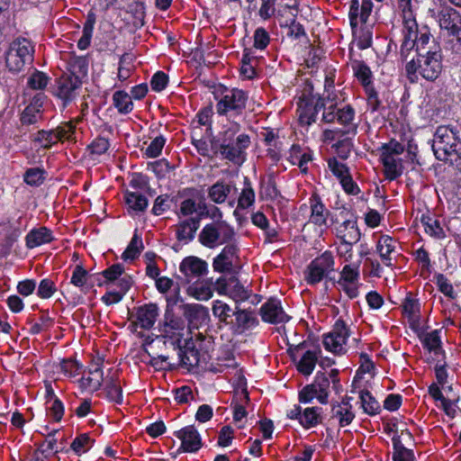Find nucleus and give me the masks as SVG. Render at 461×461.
Segmentation results:
<instances>
[{
	"mask_svg": "<svg viewBox=\"0 0 461 461\" xmlns=\"http://www.w3.org/2000/svg\"><path fill=\"white\" fill-rule=\"evenodd\" d=\"M239 128V124H236L226 130L221 140H212L211 147L215 156L241 166L247 159V149L251 144V139L246 133H240L235 137Z\"/></svg>",
	"mask_w": 461,
	"mask_h": 461,
	"instance_id": "f257e3e1",
	"label": "nucleus"
},
{
	"mask_svg": "<svg viewBox=\"0 0 461 461\" xmlns=\"http://www.w3.org/2000/svg\"><path fill=\"white\" fill-rule=\"evenodd\" d=\"M441 71V48L435 45L434 51H430L429 54L417 53V57L405 65V75L411 84L418 83L420 77L428 81H435Z\"/></svg>",
	"mask_w": 461,
	"mask_h": 461,
	"instance_id": "f03ea898",
	"label": "nucleus"
},
{
	"mask_svg": "<svg viewBox=\"0 0 461 461\" xmlns=\"http://www.w3.org/2000/svg\"><path fill=\"white\" fill-rule=\"evenodd\" d=\"M178 299L179 290H177L175 296L167 299V304L163 321L159 323L158 331L160 333L159 337L167 339L173 346L174 349H178L182 362L187 364L188 357L182 356L183 350L181 346L185 335V322L182 317L176 315L172 309V306L177 303Z\"/></svg>",
	"mask_w": 461,
	"mask_h": 461,
	"instance_id": "7ed1b4c3",
	"label": "nucleus"
},
{
	"mask_svg": "<svg viewBox=\"0 0 461 461\" xmlns=\"http://www.w3.org/2000/svg\"><path fill=\"white\" fill-rule=\"evenodd\" d=\"M457 131L449 126H438L434 133L432 149L438 160L451 162L458 158L461 151V141Z\"/></svg>",
	"mask_w": 461,
	"mask_h": 461,
	"instance_id": "20e7f679",
	"label": "nucleus"
},
{
	"mask_svg": "<svg viewBox=\"0 0 461 461\" xmlns=\"http://www.w3.org/2000/svg\"><path fill=\"white\" fill-rule=\"evenodd\" d=\"M34 46L26 38L18 37L9 45L5 53V65L8 70L17 74L23 70L26 65L33 62Z\"/></svg>",
	"mask_w": 461,
	"mask_h": 461,
	"instance_id": "39448f33",
	"label": "nucleus"
},
{
	"mask_svg": "<svg viewBox=\"0 0 461 461\" xmlns=\"http://www.w3.org/2000/svg\"><path fill=\"white\" fill-rule=\"evenodd\" d=\"M199 241L209 249L236 241V232L232 226L225 221H215L206 224L199 233Z\"/></svg>",
	"mask_w": 461,
	"mask_h": 461,
	"instance_id": "423d86ee",
	"label": "nucleus"
},
{
	"mask_svg": "<svg viewBox=\"0 0 461 461\" xmlns=\"http://www.w3.org/2000/svg\"><path fill=\"white\" fill-rule=\"evenodd\" d=\"M330 95L321 97L318 95L303 92L298 100V121L302 126H310L316 122L318 113L330 104Z\"/></svg>",
	"mask_w": 461,
	"mask_h": 461,
	"instance_id": "0eeeda50",
	"label": "nucleus"
},
{
	"mask_svg": "<svg viewBox=\"0 0 461 461\" xmlns=\"http://www.w3.org/2000/svg\"><path fill=\"white\" fill-rule=\"evenodd\" d=\"M355 110L349 104L339 107L334 97H330V104L322 112L321 121L325 123L339 122L343 126L342 134H356L357 125L354 122Z\"/></svg>",
	"mask_w": 461,
	"mask_h": 461,
	"instance_id": "6e6552de",
	"label": "nucleus"
},
{
	"mask_svg": "<svg viewBox=\"0 0 461 461\" xmlns=\"http://www.w3.org/2000/svg\"><path fill=\"white\" fill-rule=\"evenodd\" d=\"M248 98V94L241 89H226L216 104L217 113L229 118L241 115L246 108Z\"/></svg>",
	"mask_w": 461,
	"mask_h": 461,
	"instance_id": "1a4fd4ad",
	"label": "nucleus"
},
{
	"mask_svg": "<svg viewBox=\"0 0 461 461\" xmlns=\"http://www.w3.org/2000/svg\"><path fill=\"white\" fill-rule=\"evenodd\" d=\"M334 257L330 251H325L314 258L304 271V280L308 285H314L321 282L334 271Z\"/></svg>",
	"mask_w": 461,
	"mask_h": 461,
	"instance_id": "9d476101",
	"label": "nucleus"
},
{
	"mask_svg": "<svg viewBox=\"0 0 461 461\" xmlns=\"http://www.w3.org/2000/svg\"><path fill=\"white\" fill-rule=\"evenodd\" d=\"M432 17L438 19L439 27L447 32V33L455 37L457 41L461 38V15L454 8L450 6H444L436 14V13L429 9Z\"/></svg>",
	"mask_w": 461,
	"mask_h": 461,
	"instance_id": "9b49d317",
	"label": "nucleus"
},
{
	"mask_svg": "<svg viewBox=\"0 0 461 461\" xmlns=\"http://www.w3.org/2000/svg\"><path fill=\"white\" fill-rule=\"evenodd\" d=\"M179 272L182 276H178L184 283L190 284L195 280L201 279L208 272V264L205 260L189 256L185 258L179 265Z\"/></svg>",
	"mask_w": 461,
	"mask_h": 461,
	"instance_id": "f8f14e48",
	"label": "nucleus"
},
{
	"mask_svg": "<svg viewBox=\"0 0 461 461\" xmlns=\"http://www.w3.org/2000/svg\"><path fill=\"white\" fill-rule=\"evenodd\" d=\"M215 289L219 294L230 297L236 303L249 298V291L236 277H220L215 282Z\"/></svg>",
	"mask_w": 461,
	"mask_h": 461,
	"instance_id": "ddd939ff",
	"label": "nucleus"
},
{
	"mask_svg": "<svg viewBox=\"0 0 461 461\" xmlns=\"http://www.w3.org/2000/svg\"><path fill=\"white\" fill-rule=\"evenodd\" d=\"M339 215H345L344 221L336 227L337 237L346 244H356L361 238L355 214L349 210H342Z\"/></svg>",
	"mask_w": 461,
	"mask_h": 461,
	"instance_id": "4468645a",
	"label": "nucleus"
},
{
	"mask_svg": "<svg viewBox=\"0 0 461 461\" xmlns=\"http://www.w3.org/2000/svg\"><path fill=\"white\" fill-rule=\"evenodd\" d=\"M348 336L349 331L345 321L339 319L332 330L323 336V346L330 352L342 353Z\"/></svg>",
	"mask_w": 461,
	"mask_h": 461,
	"instance_id": "2eb2a0df",
	"label": "nucleus"
},
{
	"mask_svg": "<svg viewBox=\"0 0 461 461\" xmlns=\"http://www.w3.org/2000/svg\"><path fill=\"white\" fill-rule=\"evenodd\" d=\"M82 81L68 74H63L56 81L54 94L61 99L64 104L71 102L77 95V91L80 88Z\"/></svg>",
	"mask_w": 461,
	"mask_h": 461,
	"instance_id": "dca6fc26",
	"label": "nucleus"
},
{
	"mask_svg": "<svg viewBox=\"0 0 461 461\" xmlns=\"http://www.w3.org/2000/svg\"><path fill=\"white\" fill-rule=\"evenodd\" d=\"M259 314L263 321L271 324L285 323L290 320V317L285 312L280 300L273 297L261 305Z\"/></svg>",
	"mask_w": 461,
	"mask_h": 461,
	"instance_id": "f3484780",
	"label": "nucleus"
},
{
	"mask_svg": "<svg viewBox=\"0 0 461 461\" xmlns=\"http://www.w3.org/2000/svg\"><path fill=\"white\" fill-rule=\"evenodd\" d=\"M238 246L235 242L226 245L221 253L213 258L212 267L217 273H230L233 269L235 259L238 258Z\"/></svg>",
	"mask_w": 461,
	"mask_h": 461,
	"instance_id": "a211bd4d",
	"label": "nucleus"
},
{
	"mask_svg": "<svg viewBox=\"0 0 461 461\" xmlns=\"http://www.w3.org/2000/svg\"><path fill=\"white\" fill-rule=\"evenodd\" d=\"M259 323L254 311L240 309L238 305L234 308V316L230 322L231 329L237 333L255 328Z\"/></svg>",
	"mask_w": 461,
	"mask_h": 461,
	"instance_id": "6ab92c4d",
	"label": "nucleus"
},
{
	"mask_svg": "<svg viewBox=\"0 0 461 461\" xmlns=\"http://www.w3.org/2000/svg\"><path fill=\"white\" fill-rule=\"evenodd\" d=\"M176 437L181 440L178 452L194 453L202 447V439L197 429L194 426H186L176 432Z\"/></svg>",
	"mask_w": 461,
	"mask_h": 461,
	"instance_id": "aec40b11",
	"label": "nucleus"
},
{
	"mask_svg": "<svg viewBox=\"0 0 461 461\" xmlns=\"http://www.w3.org/2000/svg\"><path fill=\"white\" fill-rule=\"evenodd\" d=\"M349 64L353 70L354 76L361 83L364 88L373 86V74L370 68L363 60L357 59L356 58V53L352 48L349 49Z\"/></svg>",
	"mask_w": 461,
	"mask_h": 461,
	"instance_id": "412c9836",
	"label": "nucleus"
},
{
	"mask_svg": "<svg viewBox=\"0 0 461 461\" xmlns=\"http://www.w3.org/2000/svg\"><path fill=\"white\" fill-rule=\"evenodd\" d=\"M158 316V307L156 303H148L137 309L134 324L143 330H149L155 324Z\"/></svg>",
	"mask_w": 461,
	"mask_h": 461,
	"instance_id": "4be33fe9",
	"label": "nucleus"
},
{
	"mask_svg": "<svg viewBox=\"0 0 461 461\" xmlns=\"http://www.w3.org/2000/svg\"><path fill=\"white\" fill-rule=\"evenodd\" d=\"M311 215L309 222L317 226H325L327 224L330 211L325 207L320 195L316 193L312 194L309 199Z\"/></svg>",
	"mask_w": 461,
	"mask_h": 461,
	"instance_id": "5701e85b",
	"label": "nucleus"
},
{
	"mask_svg": "<svg viewBox=\"0 0 461 461\" xmlns=\"http://www.w3.org/2000/svg\"><path fill=\"white\" fill-rule=\"evenodd\" d=\"M186 293L198 301H207L212 297L213 284L210 279H198L190 283Z\"/></svg>",
	"mask_w": 461,
	"mask_h": 461,
	"instance_id": "b1692460",
	"label": "nucleus"
},
{
	"mask_svg": "<svg viewBox=\"0 0 461 461\" xmlns=\"http://www.w3.org/2000/svg\"><path fill=\"white\" fill-rule=\"evenodd\" d=\"M200 226V217H191L178 222L176 228V236L179 241L188 243L193 240L194 234Z\"/></svg>",
	"mask_w": 461,
	"mask_h": 461,
	"instance_id": "393cba45",
	"label": "nucleus"
},
{
	"mask_svg": "<svg viewBox=\"0 0 461 461\" xmlns=\"http://www.w3.org/2000/svg\"><path fill=\"white\" fill-rule=\"evenodd\" d=\"M351 398H345L339 403L332 405L331 409V419H336L339 421L340 427H346L349 425L355 418V414L352 411V406L350 404Z\"/></svg>",
	"mask_w": 461,
	"mask_h": 461,
	"instance_id": "a878e982",
	"label": "nucleus"
},
{
	"mask_svg": "<svg viewBox=\"0 0 461 461\" xmlns=\"http://www.w3.org/2000/svg\"><path fill=\"white\" fill-rule=\"evenodd\" d=\"M54 240L52 231L46 227L31 230L25 237V244L29 249L50 243Z\"/></svg>",
	"mask_w": 461,
	"mask_h": 461,
	"instance_id": "bb28decb",
	"label": "nucleus"
},
{
	"mask_svg": "<svg viewBox=\"0 0 461 461\" xmlns=\"http://www.w3.org/2000/svg\"><path fill=\"white\" fill-rule=\"evenodd\" d=\"M416 52L429 54L430 51H434V45L440 47L436 41L428 26H422L420 29L417 38H415Z\"/></svg>",
	"mask_w": 461,
	"mask_h": 461,
	"instance_id": "cd10ccee",
	"label": "nucleus"
},
{
	"mask_svg": "<svg viewBox=\"0 0 461 461\" xmlns=\"http://www.w3.org/2000/svg\"><path fill=\"white\" fill-rule=\"evenodd\" d=\"M183 315L192 326H197L208 316L206 307L197 303H186L182 306Z\"/></svg>",
	"mask_w": 461,
	"mask_h": 461,
	"instance_id": "c85d7f7f",
	"label": "nucleus"
},
{
	"mask_svg": "<svg viewBox=\"0 0 461 461\" xmlns=\"http://www.w3.org/2000/svg\"><path fill=\"white\" fill-rule=\"evenodd\" d=\"M383 166L384 173L386 179L393 181L403 173L402 159L399 158L385 157L380 158Z\"/></svg>",
	"mask_w": 461,
	"mask_h": 461,
	"instance_id": "c756f323",
	"label": "nucleus"
},
{
	"mask_svg": "<svg viewBox=\"0 0 461 461\" xmlns=\"http://www.w3.org/2000/svg\"><path fill=\"white\" fill-rule=\"evenodd\" d=\"M68 75L77 77L81 81L83 77H86L88 72V59L86 57L71 55L68 61Z\"/></svg>",
	"mask_w": 461,
	"mask_h": 461,
	"instance_id": "7c9ffc66",
	"label": "nucleus"
},
{
	"mask_svg": "<svg viewBox=\"0 0 461 461\" xmlns=\"http://www.w3.org/2000/svg\"><path fill=\"white\" fill-rule=\"evenodd\" d=\"M41 118V104L37 99L25 107L21 114V122L23 125H32L37 123Z\"/></svg>",
	"mask_w": 461,
	"mask_h": 461,
	"instance_id": "2f4dec72",
	"label": "nucleus"
},
{
	"mask_svg": "<svg viewBox=\"0 0 461 461\" xmlns=\"http://www.w3.org/2000/svg\"><path fill=\"white\" fill-rule=\"evenodd\" d=\"M395 249V241L390 237L384 235L380 237L377 241L376 250L383 261V263L390 267L392 266V258L390 257L391 253Z\"/></svg>",
	"mask_w": 461,
	"mask_h": 461,
	"instance_id": "473e14b6",
	"label": "nucleus"
},
{
	"mask_svg": "<svg viewBox=\"0 0 461 461\" xmlns=\"http://www.w3.org/2000/svg\"><path fill=\"white\" fill-rule=\"evenodd\" d=\"M312 384L318 392V401L320 403L326 404L330 393V377L325 373L318 372Z\"/></svg>",
	"mask_w": 461,
	"mask_h": 461,
	"instance_id": "72a5a7b5",
	"label": "nucleus"
},
{
	"mask_svg": "<svg viewBox=\"0 0 461 461\" xmlns=\"http://www.w3.org/2000/svg\"><path fill=\"white\" fill-rule=\"evenodd\" d=\"M124 198L129 209L135 212H144L149 204L147 197L137 191L127 190Z\"/></svg>",
	"mask_w": 461,
	"mask_h": 461,
	"instance_id": "f704fd0d",
	"label": "nucleus"
},
{
	"mask_svg": "<svg viewBox=\"0 0 461 461\" xmlns=\"http://www.w3.org/2000/svg\"><path fill=\"white\" fill-rule=\"evenodd\" d=\"M232 188L234 187L231 185L218 181L209 188L208 196L215 203H222L226 201Z\"/></svg>",
	"mask_w": 461,
	"mask_h": 461,
	"instance_id": "c9c22d12",
	"label": "nucleus"
},
{
	"mask_svg": "<svg viewBox=\"0 0 461 461\" xmlns=\"http://www.w3.org/2000/svg\"><path fill=\"white\" fill-rule=\"evenodd\" d=\"M321 407H308L303 410L300 424L304 429H310L321 423Z\"/></svg>",
	"mask_w": 461,
	"mask_h": 461,
	"instance_id": "e433bc0d",
	"label": "nucleus"
},
{
	"mask_svg": "<svg viewBox=\"0 0 461 461\" xmlns=\"http://www.w3.org/2000/svg\"><path fill=\"white\" fill-rule=\"evenodd\" d=\"M420 221L424 226L426 233L429 236L438 240H442L446 237V233L438 220L429 215H422Z\"/></svg>",
	"mask_w": 461,
	"mask_h": 461,
	"instance_id": "4c0bfd02",
	"label": "nucleus"
},
{
	"mask_svg": "<svg viewBox=\"0 0 461 461\" xmlns=\"http://www.w3.org/2000/svg\"><path fill=\"white\" fill-rule=\"evenodd\" d=\"M212 310L213 315L218 318L220 321L224 322L227 325L230 324L234 316V309H232L229 304L217 300L213 303Z\"/></svg>",
	"mask_w": 461,
	"mask_h": 461,
	"instance_id": "58836bf2",
	"label": "nucleus"
},
{
	"mask_svg": "<svg viewBox=\"0 0 461 461\" xmlns=\"http://www.w3.org/2000/svg\"><path fill=\"white\" fill-rule=\"evenodd\" d=\"M21 220L22 218L20 217L14 221H8L4 225V230L5 231V245L9 249L22 234Z\"/></svg>",
	"mask_w": 461,
	"mask_h": 461,
	"instance_id": "ea45409f",
	"label": "nucleus"
},
{
	"mask_svg": "<svg viewBox=\"0 0 461 461\" xmlns=\"http://www.w3.org/2000/svg\"><path fill=\"white\" fill-rule=\"evenodd\" d=\"M113 102L120 113L127 114L133 109L131 96L124 91H116L113 95Z\"/></svg>",
	"mask_w": 461,
	"mask_h": 461,
	"instance_id": "a19ab883",
	"label": "nucleus"
},
{
	"mask_svg": "<svg viewBox=\"0 0 461 461\" xmlns=\"http://www.w3.org/2000/svg\"><path fill=\"white\" fill-rule=\"evenodd\" d=\"M359 399L361 402V407L363 408L364 411L366 414L373 416L380 412V403L370 393V392L366 390H362L359 393Z\"/></svg>",
	"mask_w": 461,
	"mask_h": 461,
	"instance_id": "79ce46f5",
	"label": "nucleus"
},
{
	"mask_svg": "<svg viewBox=\"0 0 461 461\" xmlns=\"http://www.w3.org/2000/svg\"><path fill=\"white\" fill-rule=\"evenodd\" d=\"M255 203V192L252 188L249 179L244 177V187L238 198V207L240 209H247L252 206Z\"/></svg>",
	"mask_w": 461,
	"mask_h": 461,
	"instance_id": "37998d69",
	"label": "nucleus"
},
{
	"mask_svg": "<svg viewBox=\"0 0 461 461\" xmlns=\"http://www.w3.org/2000/svg\"><path fill=\"white\" fill-rule=\"evenodd\" d=\"M422 343L424 348H426L429 352H434L436 356H444L438 330L426 333L423 337Z\"/></svg>",
	"mask_w": 461,
	"mask_h": 461,
	"instance_id": "c03bdc74",
	"label": "nucleus"
},
{
	"mask_svg": "<svg viewBox=\"0 0 461 461\" xmlns=\"http://www.w3.org/2000/svg\"><path fill=\"white\" fill-rule=\"evenodd\" d=\"M318 357L315 351L307 350L300 359L297 369L304 375H310L316 365Z\"/></svg>",
	"mask_w": 461,
	"mask_h": 461,
	"instance_id": "a18cd8bd",
	"label": "nucleus"
},
{
	"mask_svg": "<svg viewBox=\"0 0 461 461\" xmlns=\"http://www.w3.org/2000/svg\"><path fill=\"white\" fill-rule=\"evenodd\" d=\"M95 22V15L93 14H89L83 26L82 36L77 41V47L80 50H86L90 45Z\"/></svg>",
	"mask_w": 461,
	"mask_h": 461,
	"instance_id": "49530a36",
	"label": "nucleus"
},
{
	"mask_svg": "<svg viewBox=\"0 0 461 461\" xmlns=\"http://www.w3.org/2000/svg\"><path fill=\"white\" fill-rule=\"evenodd\" d=\"M143 248L144 247L141 238L135 232L127 249L122 255V259L127 261L137 258L140 256Z\"/></svg>",
	"mask_w": 461,
	"mask_h": 461,
	"instance_id": "de8ad7c7",
	"label": "nucleus"
},
{
	"mask_svg": "<svg viewBox=\"0 0 461 461\" xmlns=\"http://www.w3.org/2000/svg\"><path fill=\"white\" fill-rule=\"evenodd\" d=\"M354 41L359 50H366L371 47L373 33L369 27H361L358 32L353 30Z\"/></svg>",
	"mask_w": 461,
	"mask_h": 461,
	"instance_id": "09e8293b",
	"label": "nucleus"
},
{
	"mask_svg": "<svg viewBox=\"0 0 461 461\" xmlns=\"http://www.w3.org/2000/svg\"><path fill=\"white\" fill-rule=\"evenodd\" d=\"M393 461H413L414 455L412 450L404 447L403 443L400 440V438H393Z\"/></svg>",
	"mask_w": 461,
	"mask_h": 461,
	"instance_id": "8fccbe9b",
	"label": "nucleus"
},
{
	"mask_svg": "<svg viewBox=\"0 0 461 461\" xmlns=\"http://www.w3.org/2000/svg\"><path fill=\"white\" fill-rule=\"evenodd\" d=\"M95 443V439L91 438L87 433L80 434L71 443L70 448L78 456L86 453Z\"/></svg>",
	"mask_w": 461,
	"mask_h": 461,
	"instance_id": "3c124183",
	"label": "nucleus"
},
{
	"mask_svg": "<svg viewBox=\"0 0 461 461\" xmlns=\"http://www.w3.org/2000/svg\"><path fill=\"white\" fill-rule=\"evenodd\" d=\"M46 178V171L40 167H32L25 171L23 179L32 186L41 185Z\"/></svg>",
	"mask_w": 461,
	"mask_h": 461,
	"instance_id": "603ef678",
	"label": "nucleus"
},
{
	"mask_svg": "<svg viewBox=\"0 0 461 461\" xmlns=\"http://www.w3.org/2000/svg\"><path fill=\"white\" fill-rule=\"evenodd\" d=\"M253 62H256L254 56L251 55L248 49H245L242 59L240 74L244 78L251 79L255 76V68Z\"/></svg>",
	"mask_w": 461,
	"mask_h": 461,
	"instance_id": "864d4df0",
	"label": "nucleus"
},
{
	"mask_svg": "<svg viewBox=\"0 0 461 461\" xmlns=\"http://www.w3.org/2000/svg\"><path fill=\"white\" fill-rule=\"evenodd\" d=\"M102 360L97 359L96 362L93 363L89 373L91 375H96V378H86V385L92 387L95 390H98L103 383V371H102Z\"/></svg>",
	"mask_w": 461,
	"mask_h": 461,
	"instance_id": "5fc2aeb1",
	"label": "nucleus"
},
{
	"mask_svg": "<svg viewBox=\"0 0 461 461\" xmlns=\"http://www.w3.org/2000/svg\"><path fill=\"white\" fill-rule=\"evenodd\" d=\"M50 77L43 72L35 70L27 80V86L33 90H42L49 84Z\"/></svg>",
	"mask_w": 461,
	"mask_h": 461,
	"instance_id": "6e6d98bb",
	"label": "nucleus"
},
{
	"mask_svg": "<svg viewBox=\"0 0 461 461\" xmlns=\"http://www.w3.org/2000/svg\"><path fill=\"white\" fill-rule=\"evenodd\" d=\"M403 151L404 146L401 142L391 140L389 142L382 145L380 158H385L387 156L397 158L399 155L402 154Z\"/></svg>",
	"mask_w": 461,
	"mask_h": 461,
	"instance_id": "4d7b16f0",
	"label": "nucleus"
},
{
	"mask_svg": "<svg viewBox=\"0 0 461 461\" xmlns=\"http://www.w3.org/2000/svg\"><path fill=\"white\" fill-rule=\"evenodd\" d=\"M105 390L110 401L119 404L122 402V390L115 378L107 381Z\"/></svg>",
	"mask_w": 461,
	"mask_h": 461,
	"instance_id": "13d9d810",
	"label": "nucleus"
},
{
	"mask_svg": "<svg viewBox=\"0 0 461 461\" xmlns=\"http://www.w3.org/2000/svg\"><path fill=\"white\" fill-rule=\"evenodd\" d=\"M124 272V267L122 264H113L105 270L102 272L103 276L104 277V282L99 284L102 285H109L114 281H116L121 276H122Z\"/></svg>",
	"mask_w": 461,
	"mask_h": 461,
	"instance_id": "bf43d9fd",
	"label": "nucleus"
},
{
	"mask_svg": "<svg viewBox=\"0 0 461 461\" xmlns=\"http://www.w3.org/2000/svg\"><path fill=\"white\" fill-rule=\"evenodd\" d=\"M35 140L39 141L41 147L45 149L50 148L53 144L59 140V132H56L55 130L49 131H40L37 133Z\"/></svg>",
	"mask_w": 461,
	"mask_h": 461,
	"instance_id": "052dcab7",
	"label": "nucleus"
},
{
	"mask_svg": "<svg viewBox=\"0 0 461 461\" xmlns=\"http://www.w3.org/2000/svg\"><path fill=\"white\" fill-rule=\"evenodd\" d=\"M253 38V46L257 50H265L270 42L269 33L262 27L256 29Z\"/></svg>",
	"mask_w": 461,
	"mask_h": 461,
	"instance_id": "680f3d73",
	"label": "nucleus"
},
{
	"mask_svg": "<svg viewBox=\"0 0 461 461\" xmlns=\"http://www.w3.org/2000/svg\"><path fill=\"white\" fill-rule=\"evenodd\" d=\"M87 276V271L82 266L77 265L73 270L70 283L77 287L83 288L86 284Z\"/></svg>",
	"mask_w": 461,
	"mask_h": 461,
	"instance_id": "e2e57ef3",
	"label": "nucleus"
},
{
	"mask_svg": "<svg viewBox=\"0 0 461 461\" xmlns=\"http://www.w3.org/2000/svg\"><path fill=\"white\" fill-rule=\"evenodd\" d=\"M56 285L49 278L42 279L38 286L37 294L42 299H48L56 292Z\"/></svg>",
	"mask_w": 461,
	"mask_h": 461,
	"instance_id": "0e129e2a",
	"label": "nucleus"
},
{
	"mask_svg": "<svg viewBox=\"0 0 461 461\" xmlns=\"http://www.w3.org/2000/svg\"><path fill=\"white\" fill-rule=\"evenodd\" d=\"M131 191L140 192L149 188V179L146 176L140 173L132 174L131 179L129 183Z\"/></svg>",
	"mask_w": 461,
	"mask_h": 461,
	"instance_id": "69168bd1",
	"label": "nucleus"
},
{
	"mask_svg": "<svg viewBox=\"0 0 461 461\" xmlns=\"http://www.w3.org/2000/svg\"><path fill=\"white\" fill-rule=\"evenodd\" d=\"M166 140L162 136L156 137L146 149L145 154L149 158H157L161 154Z\"/></svg>",
	"mask_w": 461,
	"mask_h": 461,
	"instance_id": "338daca9",
	"label": "nucleus"
},
{
	"mask_svg": "<svg viewBox=\"0 0 461 461\" xmlns=\"http://www.w3.org/2000/svg\"><path fill=\"white\" fill-rule=\"evenodd\" d=\"M110 147L109 141L107 139L103 137H98L92 141V143L88 146L92 154L95 155H102L104 154Z\"/></svg>",
	"mask_w": 461,
	"mask_h": 461,
	"instance_id": "774afa93",
	"label": "nucleus"
}]
</instances>
